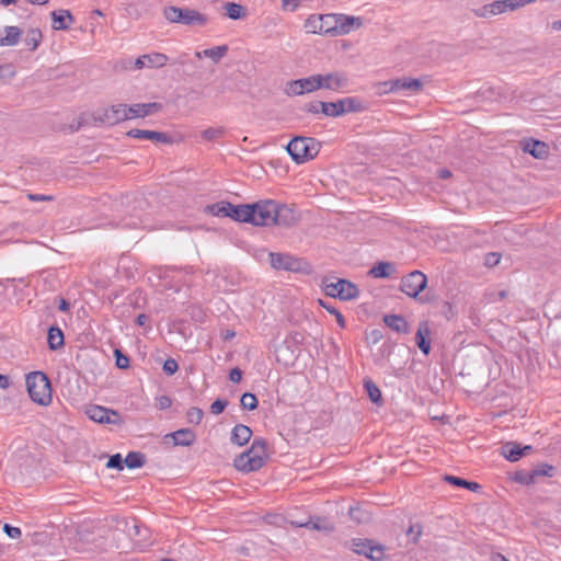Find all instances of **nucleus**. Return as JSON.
Wrapping results in <instances>:
<instances>
[{"label":"nucleus","mask_w":561,"mask_h":561,"mask_svg":"<svg viewBox=\"0 0 561 561\" xmlns=\"http://www.w3.org/2000/svg\"><path fill=\"white\" fill-rule=\"evenodd\" d=\"M252 436V430L244 424H237L231 431V443L243 446L245 445Z\"/></svg>","instance_id":"nucleus-30"},{"label":"nucleus","mask_w":561,"mask_h":561,"mask_svg":"<svg viewBox=\"0 0 561 561\" xmlns=\"http://www.w3.org/2000/svg\"><path fill=\"white\" fill-rule=\"evenodd\" d=\"M415 300L422 305L424 304H433V302H436L438 300V296L433 293L432 290H428L427 293H425L424 295H419L417 298H415Z\"/></svg>","instance_id":"nucleus-58"},{"label":"nucleus","mask_w":561,"mask_h":561,"mask_svg":"<svg viewBox=\"0 0 561 561\" xmlns=\"http://www.w3.org/2000/svg\"><path fill=\"white\" fill-rule=\"evenodd\" d=\"M501 455L511 462H516L523 458L520 444L517 442H506L501 447Z\"/></svg>","instance_id":"nucleus-31"},{"label":"nucleus","mask_w":561,"mask_h":561,"mask_svg":"<svg viewBox=\"0 0 561 561\" xmlns=\"http://www.w3.org/2000/svg\"><path fill=\"white\" fill-rule=\"evenodd\" d=\"M14 76L15 70L11 64L0 65V80L13 78Z\"/></svg>","instance_id":"nucleus-59"},{"label":"nucleus","mask_w":561,"mask_h":561,"mask_svg":"<svg viewBox=\"0 0 561 561\" xmlns=\"http://www.w3.org/2000/svg\"><path fill=\"white\" fill-rule=\"evenodd\" d=\"M340 102L344 110V115L350 113H360L368 108L366 102L357 96L340 99Z\"/></svg>","instance_id":"nucleus-29"},{"label":"nucleus","mask_w":561,"mask_h":561,"mask_svg":"<svg viewBox=\"0 0 561 561\" xmlns=\"http://www.w3.org/2000/svg\"><path fill=\"white\" fill-rule=\"evenodd\" d=\"M126 136L136 139H147L165 145H171L178 141V139L174 136L169 135L167 133L138 128H133L128 130L126 133Z\"/></svg>","instance_id":"nucleus-14"},{"label":"nucleus","mask_w":561,"mask_h":561,"mask_svg":"<svg viewBox=\"0 0 561 561\" xmlns=\"http://www.w3.org/2000/svg\"><path fill=\"white\" fill-rule=\"evenodd\" d=\"M162 370L168 376H173L179 370V364L174 358H167L163 363Z\"/></svg>","instance_id":"nucleus-51"},{"label":"nucleus","mask_w":561,"mask_h":561,"mask_svg":"<svg viewBox=\"0 0 561 561\" xmlns=\"http://www.w3.org/2000/svg\"><path fill=\"white\" fill-rule=\"evenodd\" d=\"M286 150L296 163L301 164L317 157L320 142L312 137L297 136L287 144Z\"/></svg>","instance_id":"nucleus-3"},{"label":"nucleus","mask_w":561,"mask_h":561,"mask_svg":"<svg viewBox=\"0 0 561 561\" xmlns=\"http://www.w3.org/2000/svg\"><path fill=\"white\" fill-rule=\"evenodd\" d=\"M50 15L53 21L51 27L56 31L69 30L71 24L75 22V18L69 10H55Z\"/></svg>","instance_id":"nucleus-19"},{"label":"nucleus","mask_w":561,"mask_h":561,"mask_svg":"<svg viewBox=\"0 0 561 561\" xmlns=\"http://www.w3.org/2000/svg\"><path fill=\"white\" fill-rule=\"evenodd\" d=\"M423 533V526L420 523L412 524L407 529V535L411 537L412 543H417L419 539Z\"/></svg>","instance_id":"nucleus-50"},{"label":"nucleus","mask_w":561,"mask_h":561,"mask_svg":"<svg viewBox=\"0 0 561 561\" xmlns=\"http://www.w3.org/2000/svg\"><path fill=\"white\" fill-rule=\"evenodd\" d=\"M319 304L323 309H325L329 313L335 317L340 328L344 329L346 327V322L343 314L335 307H333L330 302L323 300H319Z\"/></svg>","instance_id":"nucleus-43"},{"label":"nucleus","mask_w":561,"mask_h":561,"mask_svg":"<svg viewBox=\"0 0 561 561\" xmlns=\"http://www.w3.org/2000/svg\"><path fill=\"white\" fill-rule=\"evenodd\" d=\"M163 104L159 102L135 103L128 105V113L131 118H144L162 111Z\"/></svg>","instance_id":"nucleus-16"},{"label":"nucleus","mask_w":561,"mask_h":561,"mask_svg":"<svg viewBox=\"0 0 561 561\" xmlns=\"http://www.w3.org/2000/svg\"><path fill=\"white\" fill-rule=\"evenodd\" d=\"M363 386L369 400L374 404L381 407L383 404L382 393L379 387L374 382V380L369 377H366L363 380Z\"/></svg>","instance_id":"nucleus-28"},{"label":"nucleus","mask_w":561,"mask_h":561,"mask_svg":"<svg viewBox=\"0 0 561 561\" xmlns=\"http://www.w3.org/2000/svg\"><path fill=\"white\" fill-rule=\"evenodd\" d=\"M163 16L170 23L183 24L186 26H205L208 22L206 14L194 9L169 5L163 9Z\"/></svg>","instance_id":"nucleus-5"},{"label":"nucleus","mask_w":561,"mask_h":561,"mask_svg":"<svg viewBox=\"0 0 561 561\" xmlns=\"http://www.w3.org/2000/svg\"><path fill=\"white\" fill-rule=\"evenodd\" d=\"M368 343L377 344L383 339V332L381 329H373L366 336Z\"/></svg>","instance_id":"nucleus-60"},{"label":"nucleus","mask_w":561,"mask_h":561,"mask_svg":"<svg viewBox=\"0 0 561 561\" xmlns=\"http://www.w3.org/2000/svg\"><path fill=\"white\" fill-rule=\"evenodd\" d=\"M267 449V443L264 438H254L251 447L244 453H249V456H254L255 454L265 455Z\"/></svg>","instance_id":"nucleus-44"},{"label":"nucleus","mask_w":561,"mask_h":561,"mask_svg":"<svg viewBox=\"0 0 561 561\" xmlns=\"http://www.w3.org/2000/svg\"><path fill=\"white\" fill-rule=\"evenodd\" d=\"M2 530L8 537L12 539H19L22 536V531L19 527L12 526L8 523L3 525Z\"/></svg>","instance_id":"nucleus-57"},{"label":"nucleus","mask_w":561,"mask_h":561,"mask_svg":"<svg viewBox=\"0 0 561 561\" xmlns=\"http://www.w3.org/2000/svg\"><path fill=\"white\" fill-rule=\"evenodd\" d=\"M270 264L276 271H286L309 275L312 273L311 264L304 257H297L289 253L270 252Z\"/></svg>","instance_id":"nucleus-4"},{"label":"nucleus","mask_w":561,"mask_h":561,"mask_svg":"<svg viewBox=\"0 0 561 561\" xmlns=\"http://www.w3.org/2000/svg\"><path fill=\"white\" fill-rule=\"evenodd\" d=\"M186 416H187V422L190 424L198 425L204 417V412L201 408L193 407L187 410Z\"/></svg>","instance_id":"nucleus-47"},{"label":"nucleus","mask_w":561,"mask_h":561,"mask_svg":"<svg viewBox=\"0 0 561 561\" xmlns=\"http://www.w3.org/2000/svg\"><path fill=\"white\" fill-rule=\"evenodd\" d=\"M26 389L31 400L39 405L50 404L51 383L48 376L43 371H32L26 375Z\"/></svg>","instance_id":"nucleus-2"},{"label":"nucleus","mask_w":561,"mask_h":561,"mask_svg":"<svg viewBox=\"0 0 561 561\" xmlns=\"http://www.w3.org/2000/svg\"><path fill=\"white\" fill-rule=\"evenodd\" d=\"M43 39V34L39 28H30L24 39L25 45L30 50L34 51L39 46Z\"/></svg>","instance_id":"nucleus-37"},{"label":"nucleus","mask_w":561,"mask_h":561,"mask_svg":"<svg viewBox=\"0 0 561 561\" xmlns=\"http://www.w3.org/2000/svg\"><path fill=\"white\" fill-rule=\"evenodd\" d=\"M427 284V276L423 272L415 270L401 278L400 290L415 300L426 289Z\"/></svg>","instance_id":"nucleus-9"},{"label":"nucleus","mask_w":561,"mask_h":561,"mask_svg":"<svg viewBox=\"0 0 561 561\" xmlns=\"http://www.w3.org/2000/svg\"><path fill=\"white\" fill-rule=\"evenodd\" d=\"M47 344L50 351H57L65 345V335L62 330L57 325L53 324L47 330Z\"/></svg>","instance_id":"nucleus-26"},{"label":"nucleus","mask_w":561,"mask_h":561,"mask_svg":"<svg viewBox=\"0 0 561 561\" xmlns=\"http://www.w3.org/2000/svg\"><path fill=\"white\" fill-rule=\"evenodd\" d=\"M344 548L364 556L370 561H383L386 559V546L368 538H353L344 542Z\"/></svg>","instance_id":"nucleus-6"},{"label":"nucleus","mask_w":561,"mask_h":561,"mask_svg":"<svg viewBox=\"0 0 561 561\" xmlns=\"http://www.w3.org/2000/svg\"><path fill=\"white\" fill-rule=\"evenodd\" d=\"M300 527L331 534L334 531V524L328 518L322 516H310L306 523L299 524Z\"/></svg>","instance_id":"nucleus-23"},{"label":"nucleus","mask_w":561,"mask_h":561,"mask_svg":"<svg viewBox=\"0 0 561 561\" xmlns=\"http://www.w3.org/2000/svg\"><path fill=\"white\" fill-rule=\"evenodd\" d=\"M501 253L499 252H489L484 255V265L488 267L496 266L501 261Z\"/></svg>","instance_id":"nucleus-55"},{"label":"nucleus","mask_w":561,"mask_h":561,"mask_svg":"<svg viewBox=\"0 0 561 561\" xmlns=\"http://www.w3.org/2000/svg\"><path fill=\"white\" fill-rule=\"evenodd\" d=\"M297 221L295 210L274 199H260L247 204L245 224L257 227H290Z\"/></svg>","instance_id":"nucleus-1"},{"label":"nucleus","mask_w":561,"mask_h":561,"mask_svg":"<svg viewBox=\"0 0 561 561\" xmlns=\"http://www.w3.org/2000/svg\"><path fill=\"white\" fill-rule=\"evenodd\" d=\"M319 15H310L306 20V27L310 28V32L318 33L319 34V22H318Z\"/></svg>","instance_id":"nucleus-63"},{"label":"nucleus","mask_w":561,"mask_h":561,"mask_svg":"<svg viewBox=\"0 0 561 561\" xmlns=\"http://www.w3.org/2000/svg\"><path fill=\"white\" fill-rule=\"evenodd\" d=\"M115 366L119 369H127L130 367V358L121 348L114 350Z\"/></svg>","instance_id":"nucleus-45"},{"label":"nucleus","mask_w":561,"mask_h":561,"mask_svg":"<svg viewBox=\"0 0 561 561\" xmlns=\"http://www.w3.org/2000/svg\"><path fill=\"white\" fill-rule=\"evenodd\" d=\"M401 87L402 90L417 93L423 89V82L420 79L403 77L401 78Z\"/></svg>","instance_id":"nucleus-41"},{"label":"nucleus","mask_w":561,"mask_h":561,"mask_svg":"<svg viewBox=\"0 0 561 561\" xmlns=\"http://www.w3.org/2000/svg\"><path fill=\"white\" fill-rule=\"evenodd\" d=\"M533 470L535 473V478L536 477H552L554 474L556 468L549 463H541Z\"/></svg>","instance_id":"nucleus-49"},{"label":"nucleus","mask_w":561,"mask_h":561,"mask_svg":"<svg viewBox=\"0 0 561 561\" xmlns=\"http://www.w3.org/2000/svg\"><path fill=\"white\" fill-rule=\"evenodd\" d=\"M225 134V129L222 127H209L202 131V137L204 140L214 141Z\"/></svg>","instance_id":"nucleus-46"},{"label":"nucleus","mask_w":561,"mask_h":561,"mask_svg":"<svg viewBox=\"0 0 561 561\" xmlns=\"http://www.w3.org/2000/svg\"><path fill=\"white\" fill-rule=\"evenodd\" d=\"M520 144L523 151L536 159H545L549 156V146L541 140L528 138L524 139Z\"/></svg>","instance_id":"nucleus-17"},{"label":"nucleus","mask_w":561,"mask_h":561,"mask_svg":"<svg viewBox=\"0 0 561 561\" xmlns=\"http://www.w3.org/2000/svg\"><path fill=\"white\" fill-rule=\"evenodd\" d=\"M196 433L192 428L184 427L165 434L162 437V444L165 447H190L196 442Z\"/></svg>","instance_id":"nucleus-12"},{"label":"nucleus","mask_w":561,"mask_h":561,"mask_svg":"<svg viewBox=\"0 0 561 561\" xmlns=\"http://www.w3.org/2000/svg\"><path fill=\"white\" fill-rule=\"evenodd\" d=\"M243 371L239 367H233L229 371V380L239 383L242 380Z\"/></svg>","instance_id":"nucleus-64"},{"label":"nucleus","mask_w":561,"mask_h":561,"mask_svg":"<svg viewBox=\"0 0 561 561\" xmlns=\"http://www.w3.org/2000/svg\"><path fill=\"white\" fill-rule=\"evenodd\" d=\"M240 405L243 410L253 411L259 407V400L252 392H244L240 399Z\"/></svg>","instance_id":"nucleus-40"},{"label":"nucleus","mask_w":561,"mask_h":561,"mask_svg":"<svg viewBox=\"0 0 561 561\" xmlns=\"http://www.w3.org/2000/svg\"><path fill=\"white\" fill-rule=\"evenodd\" d=\"M348 516L357 524H367L371 519L370 513L360 506L350 507Z\"/></svg>","instance_id":"nucleus-38"},{"label":"nucleus","mask_w":561,"mask_h":561,"mask_svg":"<svg viewBox=\"0 0 561 561\" xmlns=\"http://www.w3.org/2000/svg\"><path fill=\"white\" fill-rule=\"evenodd\" d=\"M430 335L431 330L428 322L421 321L415 333V344L425 356H427L432 350Z\"/></svg>","instance_id":"nucleus-18"},{"label":"nucleus","mask_w":561,"mask_h":561,"mask_svg":"<svg viewBox=\"0 0 561 561\" xmlns=\"http://www.w3.org/2000/svg\"><path fill=\"white\" fill-rule=\"evenodd\" d=\"M513 480L523 485H529L535 483V473L534 470H517L514 473Z\"/></svg>","instance_id":"nucleus-42"},{"label":"nucleus","mask_w":561,"mask_h":561,"mask_svg":"<svg viewBox=\"0 0 561 561\" xmlns=\"http://www.w3.org/2000/svg\"><path fill=\"white\" fill-rule=\"evenodd\" d=\"M305 341V335L301 332H291L289 336L284 341L282 345H279L277 352L284 355L285 352L291 353V359H296L298 354H296V351H298V345L302 344Z\"/></svg>","instance_id":"nucleus-22"},{"label":"nucleus","mask_w":561,"mask_h":561,"mask_svg":"<svg viewBox=\"0 0 561 561\" xmlns=\"http://www.w3.org/2000/svg\"><path fill=\"white\" fill-rule=\"evenodd\" d=\"M229 402L227 399H221V398H218L216 399L211 405H210V412L213 414H220L225 411V409L228 407Z\"/></svg>","instance_id":"nucleus-53"},{"label":"nucleus","mask_w":561,"mask_h":561,"mask_svg":"<svg viewBox=\"0 0 561 561\" xmlns=\"http://www.w3.org/2000/svg\"><path fill=\"white\" fill-rule=\"evenodd\" d=\"M228 49L229 48L227 45H220L204 49L203 51H196L195 56L198 59H202L203 57H208L214 62H218L221 58H224L227 55Z\"/></svg>","instance_id":"nucleus-33"},{"label":"nucleus","mask_w":561,"mask_h":561,"mask_svg":"<svg viewBox=\"0 0 561 561\" xmlns=\"http://www.w3.org/2000/svg\"><path fill=\"white\" fill-rule=\"evenodd\" d=\"M339 19L336 13L319 15V34L337 36Z\"/></svg>","instance_id":"nucleus-21"},{"label":"nucleus","mask_w":561,"mask_h":561,"mask_svg":"<svg viewBox=\"0 0 561 561\" xmlns=\"http://www.w3.org/2000/svg\"><path fill=\"white\" fill-rule=\"evenodd\" d=\"M169 60L168 56L161 53H153L149 55H142L135 60V68L142 69L144 67H156L160 68Z\"/></svg>","instance_id":"nucleus-20"},{"label":"nucleus","mask_w":561,"mask_h":561,"mask_svg":"<svg viewBox=\"0 0 561 561\" xmlns=\"http://www.w3.org/2000/svg\"><path fill=\"white\" fill-rule=\"evenodd\" d=\"M105 466L108 469H116V470L121 471L124 469L125 462H124L122 455L117 453V454L110 456Z\"/></svg>","instance_id":"nucleus-48"},{"label":"nucleus","mask_w":561,"mask_h":561,"mask_svg":"<svg viewBox=\"0 0 561 561\" xmlns=\"http://www.w3.org/2000/svg\"><path fill=\"white\" fill-rule=\"evenodd\" d=\"M172 405V399L169 396H159L156 398V407L159 410H167Z\"/></svg>","instance_id":"nucleus-61"},{"label":"nucleus","mask_w":561,"mask_h":561,"mask_svg":"<svg viewBox=\"0 0 561 561\" xmlns=\"http://www.w3.org/2000/svg\"><path fill=\"white\" fill-rule=\"evenodd\" d=\"M85 413L89 416V419L94 421L95 423L107 424V408L96 404L90 405L87 408Z\"/></svg>","instance_id":"nucleus-34"},{"label":"nucleus","mask_w":561,"mask_h":561,"mask_svg":"<svg viewBox=\"0 0 561 561\" xmlns=\"http://www.w3.org/2000/svg\"><path fill=\"white\" fill-rule=\"evenodd\" d=\"M267 458V454L254 456H249V453H242L238 455L233 460V466L237 470L249 473L253 471L260 470L264 465Z\"/></svg>","instance_id":"nucleus-13"},{"label":"nucleus","mask_w":561,"mask_h":561,"mask_svg":"<svg viewBox=\"0 0 561 561\" xmlns=\"http://www.w3.org/2000/svg\"><path fill=\"white\" fill-rule=\"evenodd\" d=\"M397 272L394 263L389 261H378L369 270L368 275L374 278H390Z\"/></svg>","instance_id":"nucleus-24"},{"label":"nucleus","mask_w":561,"mask_h":561,"mask_svg":"<svg viewBox=\"0 0 561 561\" xmlns=\"http://www.w3.org/2000/svg\"><path fill=\"white\" fill-rule=\"evenodd\" d=\"M124 462L128 469H138L145 466L146 456L140 451H129L124 458Z\"/></svg>","instance_id":"nucleus-35"},{"label":"nucleus","mask_w":561,"mask_h":561,"mask_svg":"<svg viewBox=\"0 0 561 561\" xmlns=\"http://www.w3.org/2000/svg\"><path fill=\"white\" fill-rule=\"evenodd\" d=\"M107 416H108L107 424L118 425V426L124 424V419L117 410L107 408Z\"/></svg>","instance_id":"nucleus-54"},{"label":"nucleus","mask_w":561,"mask_h":561,"mask_svg":"<svg viewBox=\"0 0 561 561\" xmlns=\"http://www.w3.org/2000/svg\"><path fill=\"white\" fill-rule=\"evenodd\" d=\"M339 18L337 36L348 34L354 27L358 28L363 25L360 18L345 14H339Z\"/></svg>","instance_id":"nucleus-27"},{"label":"nucleus","mask_w":561,"mask_h":561,"mask_svg":"<svg viewBox=\"0 0 561 561\" xmlns=\"http://www.w3.org/2000/svg\"><path fill=\"white\" fill-rule=\"evenodd\" d=\"M489 8H491L489 12H491L493 15L503 13L508 9L506 0H496L490 3Z\"/></svg>","instance_id":"nucleus-56"},{"label":"nucleus","mask_w":561,"mask_h":561,"mask_svg":"<svg viewBox=\"0 0 561 561\" xmlns=\"http://www.w3.org/2000/svg\"><path fill=\"white\" fill-rule=\"evenodd\" d=\"M204 213L216 217H228L238 222H245L247 204L233 205L220 201L205 206Z\"/></svg>","instance_id":"nucleus-7"},{"label":"nucleus","mask_w":561,"mask_h":561,"mask_svg":"<svg viewBox=\"0 0 561 561\" xmlns=\"http://www.w3.org/2000/svg\"><path fill=\"white\" fill-rule=\"evenodd\" d=\"M320 78L321 89L340 91L348 85V77L343 71H333L325 75L317 73Z\"/></svg>","instance_id":"nucleus-15"},{"label":"nucleus","mask_w":561,"mask_h":561,"mask_svg":"<svg viewBox=\"0 0 561 561\" xmlns=\"http://www.w3.org/2000/svg\"><path fill=\"white\" fill-rule=\"evenodd\" d=\"M321 113L329 117H340L344 115V110L340 100L335 102H324Z\"/></svg>","instance_id":"nucleus-39"},{"label":"nucleus","mask_w":561,"mask_h":561,"mask_svg":"<svg viewBox=\"0 0 561 561\" xmlns=\"http://www.w3.org/2000/svg\"><path fill=\"white\" fill-rule=\"evenodd\" d=\"M321 89V81L317 75L307 78L290 80L286 84L285 93L289 96L302 95Z\"/></svg>","instance_id":"nucleus-10"},{"label":"nucleus","mask_w":561,"mask_h":561,"mask_svg":"<svg viewBox=\"0 0 561 561\" xmlns=\"http://www.w3.org/2000/svg\"><path fill=\"white\" fill-rule=\"evenodd\" d=\"M382 321L388 328L397 333H410V324L401 314H385Z\"/></svg>","instance_id":"nucleus-25"},{"label":"nucleus","mask_w":561,"mask_h":561,"mask_svg":"<svg viewBox=\"0 0 561 561\" xmlns=\"http://www.w3.org/2000/svg\"><path fill=\"white\" fill-rule=\"evenodd\" d=\"M226 15L231 20H241L247 15V9L236 2L225 3Z\"/></svg>","instance_id":"nucleus-36"},{"label":"nucleus","mask_w":561,"mask_h":561,"mask_svg":"<svg viewBox=\"0 0 561 561\" xmlns=\"http://www.w3.org/2000/svg\"><path fill=\"white\" fill-rule=\"evenodd\" d=\"M324 104V101H312L306 104L305 111L310 114H319L321 113V108Z\"/></svg>","instance_id":"nucleus-62"},{"label":"nucleus","mask_w":561,"mask_h":561,"mask_svg":"<svg viewBox=\"0 0 561 561\" xmlns=\"http://www.w3.org/2000/svg\"><path fill=\"white\" fill-rule=\"evenodd\" d=\"M443 480L447 482L448 484L456 486V488H463L467 490H470L472 492H478L481 489V485L478 482L470 481L460 477L451 476V474H445L443 477Z\"/></svg>","instance_id":"nucleus-32"},{"label":"nucleus","mask_w":561,"mask_h":561,"mask_svg":"<svg viewBox=\"0 0 561 561\" xmlns=\"http://www.w3.org/2000/svg\"><path fill=\"white\" fill-rule=\"evenodd\" d=\"M324 291L332 298H339L341 300H352L359 295L358 287L348 279L336 278L335 282L323 280Z\"/></svg>","instance_id":"nucleus-8"},{"label":"nucleus","mask_w":561,"mask_h":561,"mask_svg":"<svg viewBox=\"0 0 561 561\" xmlns=\"http://www.w3.org/2000/svg\"><path fill=\"white\" fill-rule=\"evenodd\" d=\"M127 110V104H115L104 108L102 113H98L94 116V121L100 122L101 124L113 126L121 122L130 119V115Z\"/></svg>","instance_id":"nucleus-11"},{"label":"nucleus","mask_w":561,"mask_h":561,"mask_svg":"<svg viewBox=\"0 0 561 561\" xmlns=\"http://www.w3.org/2000/svg\"><path fill=\"white\" fill-rule=\"evenodd\" d=\"M374 89H375V93L379 96L388 94V93H392V87H391L390 80L377 82L374 85Z\"/></svg>","instance_id":"nucleus-52"}]
</instances>
